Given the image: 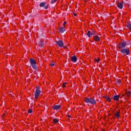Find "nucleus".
Instances as JSON below:
<instances>
[{
  "label": "nucleus",
  "mask_w": 131,
  "mask_h": 131,
  "mask_svg": "<svg viewBox=\"0 0 131 131\" xmlns=\"http://www.w3.org/2000/svg\"><path fill=\"white\" fill-rule=\"evenodd\" d=\"M56 45L58 46L60 48H62L64 46V43H63V41L61 40H59L56 41Z\"/></svg>",
  "instance_id": "423d86ee"
},
{
  "label": "nucleus",
  "mask_w": 131,
  "mask_h": 131,
  "mask_svg": "<svg viewBox=\"0 0 131 131\" xmlns=\"http://www.w3.org/2000/svg\"><path fill=\"white\" fill-rule=\"evenodd\" d=\"M71 60L72 62H76L77 61V57L76 56H74L71 58Z\"/></svg>",
  "instance_id": "9b49d317"
},
{
  "label": "nucleus",
  "mask_w": 131,
  "mask_h": 131,
  "mask_svg": "<svg viewBox=\"0 0 131 131\" xmlns=\"http://www.w3.org/2000/svg\"><path fill=\"white\" fill-rule=\"evenodd\" d=\"M93 39L95 40V41H100L101 40V38L99 36H93Z\"/></svg>",
  "instance_id": "0eeeda50"
},
{
  "label": "nucleus",
  "mask_w": 131,
  "mask_h": 131,
  "mask_svg": "<svg viewBox=\"0 0 131 131\" xmlns=\"http://www.w3.org/2000/svg\"><path fill=\"white\" fill-rule=\"evenodd\" d=\"M84 101L86 104H91V105H96L97 101L93 97H85Z\"/></svg>",
  "instance_id": "f257e3e1"
},
{
  "label": "nucleus",
  "mask_w": 131,
  "mask_h": 131,
  "mask_svg": "<svg viewBox=\"0 0 131 131\" xmlns=\"http://www.w3.org/2000/svg\"><path fill=\"white\" fill-rule=\"evenodd\" d=\"M91 35H94V33H91Z\"/></svg>",
  "instance_id": "bb28decb"
},
{
  "label": "nucleus",
  "mask_w": 131,
  "mask_h": 131,
  "mask_svg": "<svg viewBox=\"0 0 131 131\" xmlns=\"http://www.w3.org/2000/svg\"><path fill=\"white\" fill-rule=\"evenodd\" d=\"M50 66H55V63H52L50 64Z\"/></svg>",
  "instance_id": "5701e85b"
},
{
  "label": "nucleus",
  "mask_w": 131,
  "mask_h": 131,
  "mask_svg": "<svg viewBox=\"0 0 131 131\" xmlns=\"http://www.w3.org/2000/svg\"><path fill=\"white\" fill-rule=\"evenodd\" d=\"M28 113H32V110L31 109H29L28 110Z\"/></svg>",
  "instance_id": "4be33fe9"
},
{
  "label": "nucleus",
  "mask_w": 131,
  "mask_h": 131,
  "mask_svg": "<svg viewBox=\"0 0 131 131\" xmlns=\"http://www.w3.org/2000/svg\"><path fill=\"white\" fill-rule=\"evenodd\" d=\"M104 99H106V100H107V101H108L109 102V103H110L111 102V98H110V97H108V96H104Z\"/></svg>",
  "instance_id": "ddd939ff"
},
{
  "label": "nucleus",
  "mask_w": 131,
  "mask_h": 131,
  "mask_svg": "<svg viewBox=\"0 0 131 131\" xmlns=\"http://www.w3.org/2000/svg\"><path fill=\"white\" fill-rule=\"evenodd\" d=\"M121 53H122V54H123V55H124L125 56V55H129V50H128V49H121V51H120Z\"/></svg>",
  "instance_id": "20e7f679"
},
{
  "label": "nucleus",
  "mask_w": 131,
  "mask_h": 131,
  "mask_svg": "<svg viewBox=\"0 0 131 131\" xmlns=\"http://www.w3.org/2000/svg\"><path fill=\"white\" fill-rule=\"evenodd\" d=\"M2 117L4 118L5 117V115H3L2 116Z\"/></svg>",
  "instance_id": "cd10ccee"
},
{
  "label": "nucleus",
  "mask_w": 131,
  "mask_h": 131,
  "mask_svg": "<svg viewBox=\"0 0 131 131\" xmlns=\"http://www.w3.org/2000/svg\"><path fill=\"white\" fill-rule=\"evenodd\" d=\"M39 45L41 47V48H42V47H43V46H45L43 42H42L41 41L39 42Z\"/></svg>",
  "instance_id": "dca6fc26"
},
{
  "label": "nucleus",
  "mask_w": 131,
  "mask_h": 131,
  "mask_svg": "<svg viewBox=\"0 0 131 131\" xmlns=\"http://www.w3.org/2000/svg\"><path fill=\"white\" fill-rule=\"evenodd\" d=\"M115 116L117 118H119V117L120 116V112H116Z\"/></svg>",
  "instance_id": "4468645a"
},
{
  "label": "nucleus",
  "mask_w": 131,
  "mask_h": 131,
  "mask_svg": "<svg viewBox=\"0 0 131 131\" xmlns=\"http://www.w3.org/2000/svg\"><path fill=\"white\" fill-rule=\"evenodd\" d=\"M67 23V22H66V21H64L63 23L64 27H65V24H66Z\"/></svg>",
  "instance_id": "393cba45"
},
{
  "label": "nucleus",
  "mask_w": 131,
  "mask_h": 131,
  "mask_svg": "<svg viewBox=\"0 0 131 131\" xmlns=\"http://www.w3.org/2000/svg\"><path fill=\"white\" fill-rule=\"evenodd\" d=\"M126 47V42H125V41H122L120 42L118 45L119 49H122V50L124 49V48H125Z\"/></svg>",
  "instance_id": "39448f33"
},
{
  "label": "nucleus",
  "mask_w": 131,
  "mask_h": 131,
  "mask_svg": "<svg viewBox=\"0 0 131 131\" xmlns=\"http://www.w3.org/2000/svg\"><path fill=\"white\" fill-rule=\"evenodd\" d=\"M118 8H119V9H122V8H123V5H122V3H119L118 4Z\"/></svg>",
  "instance_id": "f8f14e48"
},
{
  "label": "nucleus",
  "mask_w": 131,
  "mask_h": 131,
  "mask_svg": "<svg viewBox=\"0 0 131 131\" xmlns=\"http://www.w3.org/2000/svg\"><path fill=\"white\" fill-rule=\"evenodd\" d=\"M65 27H60L59 29V31L60 33H63L65 31Z\"/></svg>",
  "instance_id": "6e6552de"
},
{
  "label": "nucleus",
  "mask_w": 131,
  "mask_h": 131,
  "mask_svg": "<svg viewBox=\"0 0 131 131\" xmlns=\"http://www.w3.org/2000/svg\"><path fill=\"white\" fill-rule=\"evenodd\" d=\"M91 31H89L86 34V35L88 36V37H91Z\"/></svg>",
  "instance_id": "f3484780"
},
{
  "label": "nucleus",
  "mask_w": 131,
  "mask_h": 131,
  "mask_svg": "<svg viewBox=\"0 0 131 131\" xmlns=\"http://www.w3.org/2000/svg\"><path fill=\"white\" fill-rule=\"evenodd\" d=\"M68 117H70V115H68Z\"/></svg>",
  "instance_id": "c85d7f7f"
},
{
  "label": "nucleus",
  "mask_w": 131,
  "mask_h": 131,
  "mask_svg": "<svg viewBox=\"0 0 131 131\" xmlns=\"http://www.w3.org/2000/svg\"><path fill=\"white\" fill-rule=\"evenodd\" d=\"M45 9L47 10V9H49V6L47 5L45 7Z\"/></svg>",
  "instance_id": "b1692460"
},
{
  "label": "nucleus",
  "mask_w": 131,
  "mask_h": 131,
  "mask_svg": "<svg viewBox=\"0 0 131 131\" xmlns=\"http://www.w3.org/2000/svg\"><path fill=\"white\" fill-rule=\"evenodd\" d=\"M41 93V91H40L39 86H37L36 88V90L34 93V99H35V100H37V99H38V97H39Z\"/></svg>",
  "instance_id": "f03ea898"
},
{
  "label": "nucleus",
  "mask_w": 131,
  "mask_h": 131,
  "mask_svg": "<svg viewBox=\"0 0 131 131\" xmlns=\"http://www.w3.org/2000/svg\"><path fill=\"white\" fill-rule=\"evenodd\" d=\"M120 96L119 95H115L113 99L114 101H119V98H120Z\"/></svg>",
  "instance_id": "1a4fd4ad"
},
{
  "label": "nucleus",
  "mask_w": 131,
  "mask_h": 131,
  "mask_svg": "<svg viewBox=\"0 0 131 131\" xmlns=\"http://www.w3.org/2000/svg\"><path fill=\"white\" fill-rule=\"evenodd\" d=\"M57 2V0H51V4H55Z\"/></svg>",
  "instance_id": "aec40b11"
},
{
  "label": "nucleus",
  "mask_w": 131,
  "mask_h": 131,
  "mask_svg": "<svg viewBox=\"0 0 131 131\" xmlns=\"http://www.w3.org/2000/svg\"><path fill=\"white\" fill-rule=\"evenodd\" d=\"M46 5H47V3L46 2H42L41 3H40V7H45V6H46Z\"/></svg>",
  "instance_id": "2eb2a0df"
},
{
  "label": "nucleus",
  "mask_w": 131,
  "mask_h": 131,
  "mask_svg": "<svg viewBox=\"0 0 131 131\" xmlns=\"http://www.w3.org/2000/svg\"><path fill=\"white\" fill-rule=\"evenodd\" d=\"M60 108H61V105H54L53 106V109H54V110H59Z\"/></svg>",
  "instance_id": "9d476101"
},
{
  "label": "nucleus",
  "mask_w": 131,
  "mask_h": 131,
  "mask_svg": "<svg viewBox=\"0 0 131 131\" xmlns=\"http://www.w3.org/2000/svg\"><path fill=\"white\" fill-rule=\"evenodd\" d=\"M59 122V121H58L56 119H54L53 120L54 123H57V122Z\"/></svg>",
  "instance_id": "6ab92c4d"
},
{
  "label": "nucleus",
  "mask_w": 131,
  "mask_h": 131,
  "mask_svg": "<svg viewBox=\"0 0 131 131\" xmlns=\"http://www.w3.org/2000/svg\"><path fill=\"white\" fill-rule=\"evenodd\" d=\"M66 84H67V82H64L62 84V87L65 88L66 86Z\"/></svg>",
  "instance_id": "412c9836"
},
{
  "label": "nucleus",
  "mask_w": 131,
  "mask_h": 131,
  "mask_svg": "<svg viewBox=\"0 0 131 131\" xmlns=\"http://www.w3.org/2000/svg\"><path fill=\"white\" fill-rule=\"evenodd\" d=\"M95 62H97V63H99L100 62V58H95Z\"/></svg>",
  "instance_id": "a211bd4d"
},
{
  "label": "nucleus",
  "mask_w": 131,
  "mask_h": 131,
  "mask_svg": "<svg viewBox=\"0 0 131 131\" xmlns=\"http://www.w3.org/2000/svg\"><path fill=\"white\" fill-rule=\"evenodd\" d=\"M30 63L33 69L36 70L37 69V67L36 66V60L33 58L30 59Z\"/></svg>",
  "instance_id": "7ed1b4c3"
},
{
  "label": "nucleus",
  "mask_w": 131,
  "mask_h": 131,
  "mask_svg": "<svg viewBox=\"0 0 131 131\" xmlns=\"http://www.w3.org/2000/svg\"><path fill=\"white\" fill-rule=\"evenodd\" d=\"M118 82L119 83V84H120V83H121V81L120 80H119Z\"/></svg>",
  "instance_id": "a878e982"
}]
</instances>
